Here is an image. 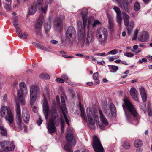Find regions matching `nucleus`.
I'll return each mask as SVG.
<instances>
[{
    "instance_id": "f257e3e1",
    "label": "nucleus",
    "mask_w": 152,
    "mask_h": 152,
    "mask_svg": "<svg viewBox=\"0 0 152 152\" xmlns=\"http://www.w3.org/2000/svg\"><path fill=\"white\" fill-rule=\"evenodd\" d=\"M123 100L124 103L123 104L122 106L127 120L130 122L133 119V117L137 120L139 119L140 116L129 99L125 98Z\"/></svg>"
},
{
    "instance_id": "f03ea898",
    "label": "nucleus",
    "mask_w": 152,
    "mask_h": 152,
    "mask_svg": "<svg viewBox=\"0 0 152 152\" xmlns=\"http://www.w3.org/2000/svg\"><path fill=\"white\" fill-rule=\"evenodd\" d=\"M60 121V118L57 110L55 108H53L50 111L49 121L47 125V129L50 133H52L56 132L55 124H58Z\"/></svg>"
},
{
    "instance_id": "7ed1b4c3",
    "label": "nucleus",
    "mask_w": 152,
    "mask_h": 152,
    "mask_svg": "<svg viewBox=\"0 0 152 152\" xmlns=\"http://www.w3.org/2000/svg\"><path fill=\"white\" fill-rule=\"evenodd\" d=\"M108 32L107 29L104 28H98L96 32V36L99 42L101 44H104L108 37Z\"/></svg>"
},
{
    "instance_id": "20e7f679",
    "label": "nucleus",
    "mask_w": 152,
    "mask_h": 152,
    "mask_svg": "<svg viewBox=\"0 0 152 152\" xmlns=\"http://www.w3.org/2000/svg\"><path fill=\"white\" fill-rule=\"evenodd\" d=\"M0 116L1 117H5V119L8 121L10 124H12L14 121L12 112L10 109L5 106H2L0 111Z\"/></svg>"
},
{
    "instance_id": "39448f33",
    "label": "nucleus",
    "mask_w": 152,
    "mask_h": 152,
    "mask_svg": "<svg viewBox=\"0 0 152 152\" xmlns=\"http://www.w3.org/2000/svg\"><path fill=\"white\" fill-rule=\"evenodd\" d=\"M78 29V39L79 43L83 46L85 42L86 26H83L82 22L79 21L77 23Z\"/></svg>"
},
{
    "instance_id": "423d86ee",
    "label": "nucleus",
    "mask_w": 152,
    "mask_h": 152,
    "mask_svg": "<svg viewBox=\"0 0 152 152\" xmlns=\"http://www.w3.org/2000/svg\"><path fill=\"white\" fill-rule=\"evenodd\" d=\"M39 94V89L37 86L34 85L30 86V104L36 103L37 97Z\"/></svg>"
},
{
    "instance_id": "0eeeda50",
    "label": "nucleus",
    "mask_w": 152,
    "mask_h": 152,
    "mask_svg": "<svg viewBox=\"0 0 152 152\" xmlns=\"http://www.w3.org/2000/svg\"><path fill=\"white\" fill-rule=\"evenodd\" d=\"M122 13L124 24L127 27L128 33L129 35H130L133 31L134 23L132 21L129 22L130 17L124 12H123Z\"/></svg>"
},
{
    "instance_id": "6e6552de",
    "label": "nucleus",
    "mask_w": 152,
    "mask_h": 152,
    "mask_svg": "<svg viewBox=\"0 0 152 152\" xmlns=\"http://www.w3.org/2000/svg\"><path fill=\"white\" fill-rule=\"evenodd\" d=\"M92 146L96 152H103L104 149L100 140L97 136H94Z\"/></svg>"
},
{
    "instance_id": "1a4fd4ad",
    "label": "nucleus",
    "mask_w": 152,
    "mask_h": 152,
    "mask_svg": "<svg viewBox=\"0 0 152 152\" xmlns=\"http://www.w3.org/2000/svg\"><path fill=\"white\" fill-rule=\"evenodd\" d=\"M64 16V15L56 17L53 23L54 28L57 30H60L62 28L63 20Z\"/></svg>"
},
{
    "instance_id": "9d476101",
    "label": "nucleus",
    "mask_w": 152,
    "mask_h": 152,
    "mask_svg": "<svg viewBox=\"0 0 152 152\" xmlns=\"http://www.w3.org/2000/svg\"><path fill=\"white\" fill-rule=\"evenodd\" d=\"M16 103V122L18 128L21 130L22 129V127L21 125L22 123V119L20 115V106L19 103H18L17 102Z\"/></svg>"
},
{
    "instance_id": "9b49d317",
    "label": "nucleus",
    "mask_w": 152,
    "mask_h": 152,
    "mask_svg": "<svg viewBox=\"0 0 152 152\" xmlns=\"http://www.w3.org/2000/svg\"><path fill=\"white\" fill-rule=\"evenodd\" d=\"M61 101L62 103L61 109L62 110V113L65 119L66 123L68 125H69V121H70V118L69 117H67L66 114L67 113V110L65 104V99L63 96L61 97Z\"/></svg>"
},
{
    "instance_id": "f8f14e48",
    "label": "nucleus",
    "mask_w": 152,
    "mask_h": 152,
    "mask_svg": "<svg viewBox=\"0 0 152 152\" xmlns=\"http://www.w3.org/2000/svg\"><path fill=\"white\" fill-rule=\"evenodd\" d=\"M65 35L67 39L75 38L77 35L75 28L72 26H69L66 32Z\"/></svg>"
},
{
    "instance_id": "ddd939ff",
    "label": "nucleus",
    "mask_w": 152,
    "mask_h": 152,
    "mask_svg": "<svg viewBox=\"0 0 152 152\" xmlns=\"http://www.w3.org/2000/svg\"><path fill=\"white\" fill-rule=\"evenodd\" d=\"M73 134H66V138L68 142V143L66 144L64 146V149L67 152H73L71 148L70 145L69 143V142L72 141L73 139Z\"/></svg>"
},
{
    "instance_id": "4468645a",
    "label": "nucleus",
    "mask_w": 152,
    "mask_h": 152,
    "mask_svg": "<svg viewBox=\"0 0 152 152\" xmlns=\"http://www.w3.org/2000/svg\"><path fill=\"white\" fill-rule=\"evenodd\" d=\"M110 112L109 111L108 109H106L104 110V112L106 114L107 116L109 117H111L115 114L116 110L115 105L112 103L110 104Z\"/></svg>"
},
{
    "instance_id": "2eb2a0df",
    "label": "nucleus",
    "mask_w": 152,
    "mask_h": 152,
    "mask_svg": "<svg viewBox=\"0 0 152 152\" xmlns=\"http://www.w3.org/2000/svg\"><path fill=\"white\" fill-rule=\"evenodd\" d=\"M28 92H25L23 91L19 90L17 92V96L19 99V101L20 103L21 104L23 105L25 104V101L24 97V94H27Z\"/></svg>"
},
{
    "instance_id": "dca6fc26",
    "label": "nucleus",
    "mask_w": 152,
    "mask_h": 152,
    "mask_svg": "<svg viewBox=\"0 0 152 152\" xmlns=\"http://www.w3.org/2000/svg\"><path fill=\"white\" fill-rule=\"evenodd\" d=\"M86 112L88 119L89 123L91 125H94L95 122L93 120V118L94 117V115L92 112L91 110L90 107H88L87 108Z\"/></svg>"
},
{
    "instance_id": "f3484780",
    "label": "nucleus",
    "mask_w": 152,
    "mask_h": 152,
    "mask_svg": "<svg viewBox=\"0 0 152 152\" xmlns=\"http://www.w3.org/2000/svg\"><path fill=\"white\" fill-rule=\"evenodd\" d=\"M122 1H123L122 4H120L119 6L121 7H123L126 12H129V3L132 2V0H122Z\"/></svg>"
},
{
    "instance_id": "a211bd4d",
    "label": "nucleus",
    "mask_w": 152,
    "mask_h": 152,
    "mask_svg": "<svg viewBox=\"0 0 152 152\" xmlns=\"http://www.w3.org/2000/svg\"><path fill=\"white\" fill-rule=\"evenodd\" d=\"M22 118L25 123H28L30 119V115L28 111L26 109L23 110Z\"/></svg>"
},
{
    "instance_id": "6ab92c4d",
    "label": "nucleus",
    "mask_w": 152,
    "mask_h": 152,
    "mask_svg": "<svg viewBox=\"0 0 152 152\" xmlns=\"http://www.w3.org/2000/svg\"><path fill=\"white\" fill-rule=\"evenodd\" d=\"M81 14L83 22V26H86L87 20V10L86 9H83L81 10Z\"/></svg>"
},
{
    "instance_id": "aec40b11",
    "label": "nucleus",
    "mask_w": 152,
    "mask_h": 152,
    "mask_svg": "<svg viewBox=\"0 0 152 152\" xmlns=\"http://www.w3.org/2000/svg\"><path fill=\"white\" fill-rule=\"evenodd\" d=\"M44 15L43 14H41L39 19L37 21L35 26L36 29H39L41 28L44 20Z\"/></svg>"
},
{
    "instance_id": "412c9836",
    "label": "nucleus",
    "mask_w": 152,
    "mask_h": 152,
    "mask_svg": "<svg viewBox=\"0 0 152 152\" xmlns=\"http://www.w3.org/2000/svg\"><path fill=\"white\" fill-rule=\"evenodd\" d=\"M148 38V33L146 32H144L141 34L138 38V40L142 42H146Z\"/></svg>"
},
{
    "instance_id": "4be33fe9",
    "label": "nucleus",
    "mask_w": 152,
    "mask_h": 152,
    "mask_svg": "<svg viewBox=\"0 0 152 152\" xmlns=\"http://www.w3.org/2000/svg\"><path fill=\"white\" fill-rule=\"evenodd\" d=\"M43 111L45 115V116L46 120L48 118V116L49 111V109L47 102L45 101L43 103Z\"/></svg>"
},
{
    "instance_id": "5701e85b",
    "label": "nucleus",
    "mask_w": 152,
    "mask_h": 152,
    "mask_svg": "<svg viewBox=\"0 0 152 152\" xmlns=\"http://www.w3.org/2000/svg\"><path fill=\"white\" fill-rule=\"evenodd\" d=\"M54 0H46L45 3V4L44 7H41V11L42 13L45 14L47 11V7L49 5H51L53 2Z\"/></svg>"
},
{
    "instance_id": "b1692460",
    "label": "nucleus",
    "mask_w": 152,
    "mask_h": 152,
    "mask_svg": "<svg viewBox=\"0 0 152 152\" xmlns=\"http://www.w3.org/2000/svg\"><path fill=\"white\" fill-rule=\"evenodd\" d=\"M130 92L133 99L135 101L138 102L137 92L136 89L134 88H132L130 90Z\"/></svg>"
},
{
    "instance_id": "393cba45",
    "label": "nucleus",
    "mask_w": 152,
    "mask_h": 152,
    "mask_svg": "<svg viewBox=\"0 0 152 152\" xmlns=\"http://www.w3.org/2000/svg\"><path fill=\"white\" fill-rule=\"evenodd\" d=\"M99 113L100 115V119L102 123L105 126H107L109 124V123L105 117L101 110H100Z\"/></svg>"
},
{
    "instance_id": "a878e982",
    "label": "nucleus",
    "mask_w": 152,
    "mask_h": 152,
    "mask_svg": "<svg viewBox=\"0 0 152 152\" xmlns=\"http://www.w3.org/2000/svg\"><path fill=\"white\" fill-rule=\"evenodd\" d=\"M41 5L39 4H37L35 6H31V8L29 9V14L31 15L34 14L36 11L37 9L39 8Z\"/></svg>"
},
{
    "instance_id": "bb28decb",
    "label": "nucleus",
    "mask_w": 152,
    "mask_h": 152,
    "mask_svg": "<svg viewBox=\"0 0 152 152\" xmlns=\"http://www.w3.org/2000/svg\"><path fill=\"white\" fill-rule=\"evenodd\" d=\"M139 90L142 101L145 102L147 100V96L144 89L143 88H139Z\"/></svg>"
},
{
    "instance_id": "cd10ccee",
    "label": "nucleus",
    "mask_w": 152,
    "mask_h": 152,
    "mask_svg": "<svg viewBox=\"0 0 152 152\" xmlns=\"http://www.w3.org/2000/svg\"><path fill=\"white\" fill-rule=\"evenodd\" d=\"M93 39V35L91 33L88 32L87 34L86 40V45H89V44L92 42Z\"/></svg>"
},
{
    "instance_id": "c85d7f7f",
    "label": "nucleus",
    "mask_w": 152,
    "mask_h": 152,
    "mask_svg": "<svg viewBox=\"0 0 152 152\" xmlns=\"http://www.w3.org/2000/svg\"><path fill=\"white\" fill-rule=\"evenodd\" d=\"M109 28L110 31L111 32H113L114 30L113 29L114 27V23L113 20L110 18H109Z\"/></svg>"
},
{
    "instance_id": "c756f323",
    "label": "nucleus",
    "mask_w": 152,
    "mask_h": 152,
    "mask_svg": "<svg viewBox=\"0 0 152 152\" xmlns=\"http://www.w3.org/2000/svg\"><path fill=\"white\" fill-rule=\"evenodd\" d=\"M34 45L37 48H39L42 50H45L47 51H49V50L46 47L42 46L40 44L37 43H34Z\"/></svg>"
},
{
    "instance_id": "7c9ffc66",
    "label": "nucleus",
    "mask_w": 152,
    "mask_h": 152,
    "mask_svg": "<svg viewBox=\"0 0 152 152\" xmlns=\"http://www.w3.org/2000/svg\"><path fill=\"white\" fill-rule=\"evenodd\" d=\"M9 147L7 146L5 147V150L7 151H11L15 149V146L14 144L12 143H10L8 144Z\"/></svg>"
},
{
    "instance_id": "2f4dec72",
    "label": "nucleus",
    "mask_w": 152,
    "mask_h": 152,
    "mask_svg": "<svg viewBox=\"0 0 152 152\" xmlns=\"http://www.w3.org/2000/svg\"><path fill=\"white\" fill-rule=\"evenodd\" d=\"M20 89L23 91L24 92H28L26 86L23 82H21L19 84Z\"/></svg>"
},
{
    "instance_id": "473e14b6",
    "label": "nucleus",
    "mask_w": 152,
    "mask_h": 152,
    "mask_svg": "<svg viewBox=\"0 0 152 152\" xmlns=\"http://www.w3.org/2000/svg\"><path fill=\"white\" fill-rule=\"evenodd\" d=\"M44 28L45 31V33L47 34L48 33V31L51 28L50 23V21L45 23Z\"/></svg>"
},
{
    "instance_id": "72a5a7b5",
    "label": "nucleus",
    "mask_w": 152,
    "mask_h": 152,
    "mask_svg": "<svg viewBox=\"0 0 152 152\" xmlns=\"http://www.w3.org/2000/svg\"><path fill=\"white\" fill-rule=\"evenodd\" d=\"M134 145L135 147L138 148L142 146V143L141 141L138 140L135 141L134 143Z\"/></svg>"
},
{
    "instance_id": "f704fd0d",
    "label": "nucleus",
    "mask_w": 152,
    "mask_h": 152,
    "mask_svg": "<svg viewBox=\"0 0 152 152\" xmlns=\"http://www.w3.org/2000/svg\"><path fill=\"white\" fill-rule=\"evenodd\" d=\"M110 69V72H115L117 71L118 68V66L115 65H108Z\"/></svg>"
},
{
    "instance_id": "c9c22d12",
    "label": "nucleus",
    "mask_w": 152,
    "mask_h": 152,
    "mask_svg": "<svg viewBox=\"0 0 152 152\" xmlns=\"http://www.w3.org/2000/svg\"><path fill=\"white\" fill-rule=\"evenodd\" d=\"M0 133L2 135L6 136L7 135V131L3 126H0Z\"/></svg>"
},
{
    "instance_id": "e433bc0d",
    "label": "nucleus",
    "mask_w": 152,
    "mask_h": 152,
    "mask_svg": "<svg viewBox=\"0 0 152 152\" xmlns=\"http://www.w3.org/2000/svg\"><path fill=\"white\" fill-rule=\"evenodd\" d=\"M122 19L121 15L117 16L116 21L120 27H121L122 24Z\"/></svg>"
},
{
    "instance_id": "4c0bfd02",
    "label": "nucleus",
    "mask_w": 152,
    "mask_h": 152,
    "mask_svg": "<svg viewBox=\"0 0 152 152\" xmlns=\"http://www.w3.org/2000/svg\"><path fill=\"white\" fill-rule=\"evenodd\" d=\"M98 74L97 72L94 73L93 75V79L95 81L96 84H98L99 83V80L98 79Z\"/></svg>"
},
{
    "instance_id": "58836bf2",
    "label": "nucleus",
    "mask_w": 152,
    "mask_h": 152,
    "mask_svg": "<svg viewBox=\"0 0 152 152\" xmlns=\"http://www.w3.org/2000/svg\"><path fill=\"white\" fill-rule=\"evenodd\" d=\"M10 143V142L9 141H4L3 142H1L0 143V145L1 146V148L3 149H4L5 150V146L8 145V144H9Z\"/></svg>"
},
{
    "instance_id": "ea45409f",
    "label": "nucleus",
    "mask_w": 152,
    "mask_h": 152,
    "mask_svg": "<svg viewBox=\"0 0 152 152\" xmlns=\"http://www.w3.org/2000/svg\"><path fill=\"white\" fill-rule=\"evenodd\" d=\"M80 109L81 111V115L82 118L84 119L85 121L86 122L87 119L85 116V112L84 109L82 107H80Z\"/></svg>"
},
{
    "instance_id": "a19ab883",
    "label": "nucleus",
    "mask_w": 152,
    "mask_h": 152,
    "mask_svg": "<svg viewBox=\"0 0 152 152\" xmlns=\"http://www.w3.org/2000/svg\"><path fill=\"white\" fill-rule=\"evenodd\" d=\"M138 46L137 45H135L133 47L134 50H132L131 51L133 52H135L136 53H138L141 51V50L138 48Z\"/></svg>"
},
{
    "instance_id": "79ce46f5",
    "label": "nucleus",
    "mask_w": 152,
    "mask_h": 152,
    "mask_svg": "<svg viewBox=\"0 0 152 152\" xmlns=\"http://www.w3.org/2000/svg\"><path fill=\"white\" fill-rule=\"evenodd\" d=\"M16 31L17 33L18 34V37L20 39L23 38V34L21 33V30L18 27L16 28Z\"/></svg>"
},
{
    "instance_id": "37998d69",
    "label": "nucleus",
    "mask_w": 152,
    "mask_h": 152,
    "mask_svg": "<svg viewBox=\"0 0 152 152\" xmlns=\"http://www.w3.org/2000/svg\"><path fill=\"white\" fill-rule=\"evenodd\" d=\"M39 77L41 78L45 79H48L50 78L49 76L48 75L44 73L40 74L39 75Z\"/></svg>"
},
{
    "instance_id": "c03bdc74",
    "label": "nucleus",
    "mask_w": 152,
    "mask_h": 152,
    "mask_svg": "<svg viewBox=\"0 0 152 152\" xmlns=\"http://www.w3.org/2000/svg\"><path fill=\"white\" fill-rule=\"evenodd\" d=\"M123 147L126 149H129L130 148V145L128 142H125L123 145Z\"/></svg>"
},
{
    "instance_id": "a18cd8bd",
    "label": "nucleus",
    "mask_w": 152,
    "mask_h": 152,
    "mask_svg": "<svg viewBox=\"0 0 152 152\" xmlns=\"http://www.w3.org/2000/svg\"><path fill=\"white\" fill-rule=\"evenodd\" d=\"M113 9L117 13V16L121 15V12L118 7L114 6L113 8Z\"/></svg>"
},
{
    "instance_id": "49530a36",
    "label": "nucleus",
    "mask_w": 152,
    "mask_h": 152,
    "mask_svg": "<svg viewBox=\"0 0 152 152\" xmlns=\"http://www.w3.org/2000/svg\"><path fill=\"white\" fill-rule=\"evenodd\" d=\"M30 104L31 107L33 111L35 113L37 112V106L36 103H33L32 104Z\"/></svg>"
},
{
    "instance_id": "de8ad7c7",
    "label": "nucleus",
    "mask_w": 152,
    "mask_h": 152,
    "mask_svg": "<svg viewBox=\"0 0 152 152\" xmlns=\"http://www.w3.org/2000/svg\"><path fill=\"white\" fill-rule=\"evenodd\" d=\"M140 8V5L137 2H136L134 5V8L135 10L136 11H138Z\"/></svg>"
},
{
    "instance_id": "09e8293b",
    "label": "nucleus",
    "mask_w": 152,
    "mask_h": 152,
    "mask_svg": "<svg viewBox=\"0 0 152 152\" xmlns=\"http://www.w3.org/2000/svg\"><path fill=\"white\" fill-rule=\"evenodd\" d=\"M94 20V18L93 17H89L88 21V26H90L93 23Z\"/></svg>"
},
{
    "instance_id": "8fccbe9b",
    "label": "nucleus",
    "mask_w": 152,
    "mask_h": 152,
    "mask_svg": "<svg viewBox=\"0 0 152 152\" xmlns=\"http://www.w3.org/2000/svg\"><path fill=\"white\" fill-rule=\"evenodd\" d=\"M101 23L98 20H96L94 21L92 25L93 27H95L98 25L101 24Z\"/></svg>"
},
{
    "instance_id": "3c124183",
    "label": "nucleus",
    "mask_w": 152,
    "mask_h": 152,
    "mask_svg": "<svg viewBox=\"0 0 152 152\" xmlns=\"http://www.w3.org/2000/svg\"><path fill=\"white\" fill-rule=\"evenodd\" d=\"M61 128H64V122L63 120V116L62 115H61Z\"/></svg>"
},
{
    "instance_id": "603ef678",
    "label": "nucleus",
    "mask_w": 152,
    "mask_h": 152,
    "mask_svg": "<svg viewBox=\"0 0 152 152\" xmlns=\"http://www.w3.org/2000/svg\"><path fill=\"white\" fill-rule=\"evenodd\" d=\"M46 94L45 93L43 94V96L45 99V100L47 98H49V94L48 91L46 90Z\"/></svg>"
},
{
    "instance_id": "864d4df0",
    "label": "nucleus",
    "mask_w": 152,
    "mask_h": 152,
    "mask_svg": "<svg viewBox=\"0 0 152 152\" xmlns=\"http://www.w3.org/2000/svg\"><path fill=\"white\" fill-rule=\"evenodd\" d=\"M124 55L129 57H133L134 55L132 53L129 52L124 53Z\"/></svg>"
},
{
    "instance_id": "5fc2aeb1",
    "label": "nucleus",
    "mask_w": 152,
    "mask_h": 152,
    "mask_svg": "<svg viewBox=\"0 0 152 152\" xmlns=\"http://www.w3.org/2000/svg\"><path fill=\"white\" fill-rule=\"evenodd\" d=\"M138 33V30L137 29H136L134 31V35L133 38L132 39L133 40H135L137 38V34Z\"/></svg>"
},
{
    "instance_id": "6e6d98bb",
    "label": "nucleus",
    "mask_w": 152,
    "mask_h": 152,
    "mask_svg": "<svg viewBox=\"0 0 152 152\" xmlns=\"http://www.w3.org/2000/svg\"><path fill=\"white\" fill-rule=\"evenodd\" d=\"M4 8L7 11H9L10 9V5L7 4H5L4 6Z\"/></svg>"
},
{
    "instance_id": "4d7b16f0",
    "label": "nucleus",
    "mask_w": 152,
    "mask_h": 152,
    "mask_svg": "<svg viewBox=\"0 0 152 152\" xmlns=\"http://www.w3.org/2000/svg\"><path fill=\"white\" fill-rule=\"evenodd\" d=\"M116 53L117 52L115 49H113L108 52L109 54L114 55L116 54Z\"/></svg>"
},
{
    "instance_id": "13d9d810",
    "label": "nucleus",
    "mask_w": 152,
    "mask_h": 152,
    "mask_svg": "<svg viewBox=\"0 0 152 152\" xmlns=\"http://www.w3.org/2000/svg\"><path fill=\"white\" fill-rule=\"evenodd\" d=\"M43 121L42 120L41 117V116H39V120L37 121V123L39 125H40L42 123Z\"/></svg>"
},
{
    "instance_id": "bf43d9fd",
    "label": "nucleus",
    "mask_w": 152,
    "mask_h": 152,
    "mask_svg": "<svg viewBox=\"0 0 152 152\" xmlns=\"http://www.w3.org/2000/svg\"><path fill=\"white\" fill-rule=\"evenodd\" d=\"M13 23L15 27L16 28L18 27V23H17L16 20H14L13 21Z\"/></svg>"
},
{
    "instance_id": "052dcab7",
    "label": "nucleus",
    "mask_w": 152,
    "mask_h": 152,
    "mask_svg": "<svg viewBox=\"0 0 152 152\" xmlns=\"http://www.w3.org/2000/svg\"><path fill=\"white\" fill-rule=\"evenodd\" d=\"M56 80L59 83H63L64 82V80L63 79L58 78Z\"/></svg>"
},
{
    "instance_id": "680f3d73",
    "label": "nucleus",
    "mask_w": 152,
    "mask_h": 152,
    "mask_svg": "<svg viewBox=\"0 0 152 152\" xmlns=\"http://www.w3.org/2000/svg\"><path fill=\"white\" fill-rule=\"evenodd\" d=\"M94 55L100 56H105L106 53H98L94 54Z\"/></svg>"
},
{
    "instance_id": "e2e57ef3",
    "label": "nucleus",
    "mask_w": 152,
    "mask_h": 152,
    "mask_svg": "<svg viewBox=\"0 0 152 152\" xmlns=\"http://www.w3.org/2000/svg\"><path fill=\"white\" fill-rule=\"evenodd\" d=\"M72 134V131H71V130L69 127H67V134Z\"/></svg>"
},
{
    "instance_id": "0e129e2a",
    "label": "nucleus",
    "mask_w": 152,
    "mask_h": 152,
    "mask_svg": "<svg viewBox=\"0 0 152 152\" xmlns=\"http://www.w3.org/2000/svg\"><path fill=\"white\" fill-rule=\"evenodd\" d=\"M61 78H62L63 79H64V80H68V77L67 76L65 75H63L61 76Z\"/></svg>"
},
{
    "instance_id": "69168bd1",
    "label": "nucleus",
    "mask_w": 152,
    "mask_h": 152,
    "mask_svg": "<svg viewBox=\"0 0 152 152\" xmlns=\"http://www.w3.org/2000/svg\"><path fill=\"white\" fill-rule=\"evenodd\" d=\"M28 34L27 32H24L23 34V38L24 39H27V37L28 36Z\"/></svg>"
},
{
    "instance_id": "338daca9",
    "label": "nucleus",
    "mask_w": 152,
    "mask_h": 152,
    "mask_svg": "<svg viewBox=\"0 0 152 152\" xmlns=\"http://www.w3.org/2000/svg\"><path fill=\"white\" fill-rule=\"evenodd\" d=\"M43 0H37V4H39L41 6V5L43 3Z\"/></svg>"
},
{
    "instance_id": "774afa93",
    "label": "nucleus",
    "mask_w": 152,
    "mask_h": 152,
    "mask_svg": "<svg viewBox=\"0 0 152 152\" xmlns=\"http://www.w3.org/2000/svg\"><path fill=\"white\" fill-rule=\"evenodd\" d=\"M52 43L53 44H56L58 43V42L56 40H52L51 41Z\"/></svg>"
}]
</instances>
